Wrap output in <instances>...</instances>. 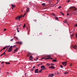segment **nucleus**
Instances as JSON below:
<instances>
[{
  "mask_svg": "<svg viewBox=\"0 0 77 77\" xmlns=\"http://www.w3.org/2000/svg\"><path fill=\"white\" fill-rule=\"evenodd\" d=\"M9 47H10V46H9H9H7V47H7V49L6 50H8V48Z\"/></svg>",
  "mask_w": 77,
  "mask_h": 77,
  "instance_id": "7c9ffc66",
  "label": "nucleus"
},
{
  "mask_svg": "<svg viewBox=\"0 0 77 77\" xmlns=\"http://www.w3.org/2000/svg\"><path fill=\"white\" fill-rule=\"evenodd\" d=\"M30 55V54H27V57H28V56H29V55Z\"/></svg>",
  "mask_w": 77,
  "mask_h": 77,
  "instance_id": "4c0bfd02",
  "label": "nucleus"
},
{
  "mask_svg": "<svg viewBox=\"0 0 77 77\" xmlns=\"http://www.w3.org/2000/svg\"><path fill=\"white\" fill-rule=\"evenodd\" d=\"M38 58H36V59H35L34 60H35V61H36V60H38Z\"/></svg>",
  "mask_w": 77,
  "mask_h": 77,
  "instance_id": "cd10ccee",
  "label": "nucleus"
},
{
  "mask_svg": "<svg viewBox=\"0 0 77 77\" xmlns=\"http://www.w3.org/2000/svg\"><path fill=\"white\" fill-rule=\"evenodd\" d=\"M15 35H16V34H15L14 35L15 36Z\"/></svg>",
  "mask_w": 77,
  "mask_h": 77,
  "instance_id": "69168bd1",
  "label": "nucleus"
},
{
  "mask_svg": "<svg viewBox=\"0 0 77 77\" xmlns=\"http://www.w3.org/2000/svg\"><path fill=\"white\" fill-rule=\"evenodd\" d=\"M14 38H15L16 39H18V38H17V37H16V36H15Z\"/></svg>",
  "mask_w": 77,
  "mask_h": 77,
  "instance_id": "393cba45",
  "label": "nucleus"
},
{
  "mask_svg": "<svg viewBox=\"0 0 77 77\" xmlns=\"http://www.w3.org/2000/svg\"><path fill=\"white\" fill-rule=\"evenodd\" d=\"M0 71H1V68H0Z\"/></svg>",
  "mask_w": 77,
  "mask_h": 77,
  "instance_id": "0e129e2a",
  "label": "nucleus"
},
{
  "mask_svg": "<svg viewBox=\"0 0 77 77\" xmlns=\"http://www.w3.org/2000/svg\"><path fill=\"white\" fill-rule=\"evenodd\" d=\"M41 68L45 69V67L44 66L42 65L41 66Z\"/></svg>",
  "mask_w": 77,
  "mask_h": 77,
  "instance_id": "1a4fd4ad",
  "label": "nucleus"
},
{
  "mask_svg": "<svg viewBox=\"0 0 77 77\" xmlns=\"http://www.w3.org/2000/svg\"><path fill=\"white\" fill-rule=\"evenodd\" d=\"M32 56H31L29 58V59L30 60H32Z\"/></svg>",
  "mask_w": 77,
  "mask_h": 77,
  "instance_id": "4468645a",
  "label": "nucleus"
},
{
  "mask_svg": "<svg viewBox=\"0 0 77 77\" xmlns=\"http://www.w3.org/2000/svg\"><path fill=\"white\" fill-rule=\"evenodd\" d=\"M62 64L63 65L66 66V62H62Z\"/></svg>",
  "mask_w": 77,
  "mask_h": 77,
  "instance_id": "20e7f679",
  "label": "nucleus"
},
{
  "mask_svg": "<svg viewBox=\"0 0 77 77\" xmlns=\"http://www.w3.org/2000/svg\"><path fill=\"white\" fill-rule=\"evenodd\" d=\"M70 66H72V65L70 64Z\"/></svg>",
  "mask_w": 77,
  "mask_h": 77,
  "instance_id": "864d4df0",
  "label": "nucleus"
},
{
  "mask_svg": "<svg viewBox=\"0 0 77 77\" xmlns=\"http://www.w3.org/2000/svg\"><path fill=\"white\" fill-rule=\"evenodd\" d=\"M45 57H44L42 58V59H44V58H45Z\"/></svg>",
  "mask_w": 77,
  "mask_h": 77,
  "instance_id": "09e8293b",
  "label": "nucleus"
},
{
  "mask_svg": "<svg viewBox=\"0 0 77 77\" xmlns=\"http://www.w3.org/2000/svg\"><path fill=\"white\" fill-rule=\"evenodd\" d=\"M8 72H7V74H8Z\"/></svg>",
  "mask_w": 77,
  "mask_h": 77,
  "instance_id": "338daca9",
  "label": "nucleus"
},
{
  "mask_svg": "<svg viewBox=\"0 0 77 77\" xmlns=\"http://www.w3.org/2000/svg\"><path fill=\"white\" fill-rule=\"evenodd\" d=\"M26 11L27 12H28V11H29V8H27Z\"/></svg>",
  "mask_w": 77,
  "mask_h": 77,
  "instance_id": "4be33fe9",
  "label": "nucleus"
},
{
  "mask_svg": "<svg viewBox=\"0 0 77 77\" xmlns=\"http://www.w3.org/2000/svg\"><path fill=\"white\" fill-rule=\"evenodd\" d=\"M12 50V46H11L10 48H9L8 50L7 51L8 52H11Z\"/></svg>",
  "mask_w": 77,
  "mask_h": 77,
  "instance_id": "f257e3e1",
  "label": "nucleus"
},
{
  "mask_svg": "<svg viewBox=\"0 0 77 77\" xmlns=\"http://www.w3.org/2000/svg\"><path fill=\"white\" fill-rule=\"evenodd\" d=\"M13 39H14V38L11 39V40H10L11 41H12V40H13Z\"/></svg>",
  "mask_w": 77,
  "mask_h": 77,
  "instance_id": "a18cd8bd",
  "label": "nucleus"
},
{
  "mask_svg": "<svg viewBox=\"0 0 77 77\" xmlns=\"http://www.w3.org/2000/svg\"><path fill=\"white\" fill-rule=\"evenodd\" d=\"M44 69H41V70H42H42H44Z\"/></svg>",
  "mask_w": 77,
  "mask_h": 77,
  "instance_id": "a19ab883",
  "label": "nucleus"
},
{
  "mask_svg": "<svg viewBox=\"0 0 77 77\" xmlns=\"http://www.w3.org/2000/svg\"><path fill=\"white\" fill-rule=\"evenodd\" d=\"M74 7H71L69 8V9H72V10H73V9H74Z\"/></svg>",
  "mask_w": 77,
  "mask_h": 77,
  "instance_id": "f8f14e48",
  "label": "nucleus"
},
{
  "mask_svg": "<svg viewBox=\"0 0 77 77\" xmlns=\"http://www.w3.org/2000/svg\"><path fill=\"white\" fill-rule=\"evenodd\" d=\"M2 56H3V55H2V54H1V57Z\"/></svg>",
  "mask_w": 77,
  "mask_h": 77,
  "instance_id": "052dcab7",
  "label": "nucleus"
},
{
  "mask_svg": "<svg viewBox=\"0 0 77 77\" xmlns=\"http://www.w3.org/2000/svg\"><path fill=\"white\" fill-rule=\"evenodd\" d=\"M5 63L7 65H9V64H10V63L9 62L7 63L6 62Z\"/></svg>",
  "mask_w": 77,
  "mask_h": 77,
  "instance_id": "5701e85b",
  "label": "nucleus"
},
{
  "mask_svg": "<svg viewBox=\"0 0 77 77\" xmlns=\"http://www.w3.org/2000/svg\"><path fill=\"white\" fill-rule=\"evenodd\" d=\"M75 26L76 27H77V24H76V25H75Z\"/></svg>",
  "mask_w": 77,
  "mask_h": 77,
  "instance_id": "603ef678",
  "label": "nucleus"
},
{
  "mask_svg": "<svg viewBox=\"0 0 77 77\" xmlns=\"http://www.w3.org/2000/svg\"><path fill=\"white\" fill-rule=\"evenodd\" d=\"M34 21H36V20H34Z\"/></svg>",
  "mask_w": 77,
  "mask_h": 77,
  "instance_id": "e2e57ef3",
  "label": "nucleus"
},
{
  "mask_svg": "<svg viewBox=\"0 0 77 77\" xmlns=\"http://www.w3.org/2000/svg\"><path fill=\"white\" fill-rule=\"evenodd\" d=\"M39 65H40V64H38L37 65V66H39Z\"/></svg>",
  "mask_w": 77,
  "mask_h": 77,
  "instance_id": "79ce46f5",
  "label": "nucleus"
},
{
  "mask_svg": "<svg viewBox=\"0 0 77 77\" xmlns=\"http://www.w3.org/2000/svg\"><path fill=\"white\" fill-rule=\"evenodd\" d=\"M70 65H72V63H71Z\"/></svg>",
  "mask_w": 77,
  "mask_h": 77,
  "instance_id": "680f3d73",
  "label": "nucleus"
},
{
  "mask_svg": "<svg viewBox=\"0 0 77 77\" xmlns=\"http://www.w3.org/2000/svg\"><path fill=\"white\" fill-rule=\"evenodd\" d=\"M73 10L74 11H76V10H77V8H76L75 7H74Z\"/></svg>",
  "mask_w": 77,
  "mask_h": 77,
  "instance_id": "dca6fc26",
  "label": "nucleus"
},
{
  "mask_svg": "<svg viewBox=\"0 0 77 77\" xmlns=\"http://www.w3.org/2000/svg\"><path fill=\"white\" fill-rule=\"evenodd\" d=\"M6 48H7V47H5L3 49H2V50H5V49Z\"/></svg>",
  "mask_w": 77,
  "mask_h": 77,
  "instance_id": "c756f323",
  "label": "nucleus"
},
{
  "mask_svg": "<svg viewBox=\"0 0 77 77\" xmlns=\"http://www.w3.org/2000/svg\"><path fill=\"white\" fill-rule=\"evenodd\" d=\"M40 65H42V63H40Z\"/></svg>",
  "mask_w": 77,
  "mask_h": 77,
  "instance_id": "6e6d98bb",
  "label": "nucleus"
},
{
  "mask_svg": "<svg viewBox=\"0 0 77 77\" xmlns=\"http://www.w3.org/2000/svg\"><path fill=\"white\" fill-rule=\"evenodd\" d=\"M74 36V34H73L72 35H71V38H72V36Z\"/></svg>",
  "mask_w": 77,
  "mask_h": 77,
  "instance_id": "a211bd4d",
  "label": "nucleus"
},
{
  "mask_svg": "<svg viewBox=\"0 0 77 77\" xmlns=\"http://www.w3.org/2000/svg\"><path fill=\"white\" fill-rule=\"evenodd\" d=\"M6 30V29H4V31H5V30Z\"/></svg>",
  "mask_w": 77,
  "mask_h": 77,
  "instance_id": "8fccbe9b",
  "label": "nucleus"
},
{
  "mask_svg": "<svg viewBox=\"0 0 77 77\" xmlns=\"http://www.w3.org/2000/svg\"><path fill=\"white\" fill-rule=\"evenodd\" d=\"M48 57V58H45V59H52V58L50 57V55H48L47 56H45L44 57Z\"/></svg>",
  "mask_w": 77,
  "mask_h": 77,
  "instance_id": "f03ea898",
  "label": "nucleus"
},
{
  "mask_svg": "<svg viewBox=\"0 0 77 77\" xmlns=\"http://www.w3.org/2000/svg\"><path fill=\"white\" fill-rule=\"evenodd\" d=\"M26 27V24H24L23 28H24V27Z\"/></svg>",
  "mask_w": 77,
  "mask_h": 77,
  "instance_id": "473e14b6",
  "label": "nucleus"
},
{
  "mask_svg": "<svg viewBox=\"0 0 77 77\" xmlns=\"http://www.w3.org/2000/svg\"><path fill=\"white\" fill-rule=\"evenodd\" d=\"M60 68H63L62 65H60Z\"/></svg>",
  "mask_w": 77,
  "mask_h": 77,
  "instance_id": "e433bc0d",
  "label": "nucleus"
},
{
  "mask_svg": "<svg viewBox=\"0 0 77 77\" xmlns=\"http://www.w3.org/2000/svg\"><path fill=\"white\" fill-rule=\"evenodd\" d=\"M49 68H51V69H55V67L52 66H49Z\"/></svg>",
  "mask_w": 77,
  "mask_h": 77,
  "instance_id": "7ed1b4c3",
  "label": "nucleus"
},
{
  "mask_svg": "<svg viewBox=\"0 0 77 77\" xmlns=\"http://www.w3.org/2000/svg\"><path fill=\"white\" fill-rule=\"evenodd\" d=\"M11 6H12V9H13L15 7V5H13V4H11Z\"/></svg>",
  "mask_w": 77,
  "mask_h": 77,
  "instance_id": "423d86ee",
  "label": "nucleus"
},
{
  "mask_svg": "<svg viewBox=\"0 0 77 77\" xmlns=\"http://www.w3.org/2000/svg\"><path fill=\"white\" fill-rule=\"evenodd\" d=\"M5 52H6V51H5V52H4L3 54H2V55H3L4 54H5Z\"/></svg>",
  "mask_w": 77,
  "mask_h": 77,
  "instance_id": "58836bf2",
  "label": "nucleus"
},
{
  "mask_svg": "<svg viewBox=\"0 0 77 77\" xmlns=\"http://www.w3.org/2000/svg\"><path fill=\"white\" fill-rule=\"evenodd\" d=\"M16 44H22V42H16Z\"/></svg>",
  "mask_w": 77,
  "mask_h": 77,
  "instance_id": "39448f33",
  "label": "nucleus"
},
{
  "mask_svg": "<svg viewBox=\"0 0 77 77\" xmlns=\"http://www.w3.org/2000/svg\"><path fill=\"white\" fill-rule=\"evenodd\" d=\"M18 17H17L15 18V20H18Z\"/></svg>",
  "mask_w": 77,
  "mask_h": 77,
  "instance_id": "bb28decb",
  "label": "nucleus"
},
{
  "mask_svg": "<svg viewBox=\"0 0 77 77\" xmlns=\"http://www.w3.org/2000/svg\"><path fill=\"white\" fill-rule=\"evenodd\" d=\"M64 22L65 23H66V24H68V25L69 26V24H68V22H67L66 20H65V21H64Z\"/></svg>",
  "mask_w": 77,
  "mask_h": 77,
  "instance_id": "9d476101",
  "label": "nucleus"
},
{
  "mask_svg": "<svg viewBox=\"0 0 77 77\" xmlns=\"http://www.w3.org/2000/svg\"><path fill=\"white\" fill-rule=\"evenodd\" d=\"M21 11H22V12H23V10H21Z\"/></svg>",
  "mask_w": 77,
  "mask_h": 77,
  "instance_id": "774afa93",
  "label": "nucleus"
},
{
  "mask_svg": "<svg viewBox=\"0 0 77 77\" xmlns=\"http://www.w3.org/2000/svg\"><path fill=\"white\" fill-rule=\"evenodd\" d=\"M52 62H57V60H54L52 61Z\"/></svg>",
  "mask_w": 77,
  "mask_h": 77,
  "instance_id": "412c9836",
  "label": "nucleus"
},
{
  "mask_svg": "<svg viewBox=\"0 0 77 77\" xmlns=\"http://www.w3.org/2000/svg\"><path fill=\"white\" fill-rule=\"evenodd\" d=\"M55 18L56 20H57L58 21H59V20L58 19V17H55Z\"/></svg>",
  "mask_w": 77,
  "mask_h": 77,
  "instance_id": "6ab92c4d",
  "label": "nucleus"
},
{
  "mask_svg": "<svg viewBox=\"0 0 77 77\" xmlns=\"http://www.w3.org/2000/svg\"><path fill=\"white\" fill-rule=\"evenodd\" d=\"M69 2H70V0H69L67 1V2L68 3H69Z\"/></svg>",
  "mask_w": 77,
  "mask_h": 77,
  "instance_id": "37998d69",
  "label": "nucleus"
},
{
  "mask_svg": "<svg viewBox=\"0 0 77 77\" xmlns=\"http://www.w3.org/2000/svg\"><path fill=\"white\" fill-rule=\"evenodd\" d=\"M57 75L59 74V72L57 73Z\"/></svg>",
  "mask_w": 77,
  "mask_h": 77,
  "instance_id": "5fc2aeb1",
  "label": "nucleus"
},
{
  "mask_svg": "<svg viewBox=\"0 0 77 77\" xmlns=\"http://www.w3.org/2000/svg\"><path fill=\"white\" fill-rule=\"evenodd\" d=\"M54 75V74H50L49 75H48V76L49 77H53V76Z\"/></svg>",
  "mask_w": 77,
  "mask_h": 77,
  "instance_id": "0eeeda50",
  "label": "nucleus"
},
{
  "mask_svg": "<svg viewBox=\"0 0 77 77\" xmlns=\"http://www.w3.org/2000/svg\"><path fill=\"white\" fill-rule=\"evenodd\" d=\"M17 47V45H14L13 46V47L14 48H15V47Z\"/></svg>",
  "mask_w": 77,
  "mask_h": 77,
  "instance_id": "72a5a7b5",
  "label": "nucleus"
},
{
  "mask_svg": "<svg viewBox=\"0 0 77 77\" xmlns=\"http://www.w3.org/2000/svg\"><path fill=\"white\" fill-rule=\"evenodd\" d=\"M68 72H66L64 73V74H68Z\"/></svg>",
  "mask_w": 77,
  "mask_h": 77,
  "instance_id": "b1692460",
  "label": "nucleus"
},
{
  "mask_svg": "<svg viewBox=\"0 0 77 77\" xmlns=\"http://www.w3.org/2000/svg\"><path fill=\"white\" fill-rule=\"evenodd\" d=\"M34 69H32L31 71H33Z\"/></svg>",
  "mask_w": 77,
  "mask_h": 77,
  "instance_id": "13d9d810",
  "label": "nucleus"
},
{
  "mask_svg": "<svg viewBox=\"0 0 77 77\" xmlns=\"http://www.w3.org/2000/svg\"><path fill=\"white\" fill-rule=\"evenodd\" d=\"M69 15V14H67V15Z\"/></svg>",
  "mask_w": 77,
  "mask_h": 77,
  "instance_id": "4d7b16f0",
  "label": "nucleus"
},
{
  "mask_svg": "<svg viewBox=\"0 0 77 77\" xmlns=\"http://www.w3.org/2000/svg\"><path fill=\"white\" fill-rule=\"evenodd\" d=\"M17 32H20V31L18 30V27H17Z\"/></svg>",
  "mask_w": 77,
  "mask_h": 77,
  "instance_id": "aec40b11",
  "label": "nucleus"
},
{
  "mask_svg": "<svg viewBox=\"0 0 77 77\" xmlns=\"http://www.w3.org/2000/svg\"><path fill=\"white\" fill-rule=\"evenodd\" d=\"M47 65H48V66H50L51 64H47Z\"/></svg>",
  "mask_w": 77,
  "mask_h": 77,
  "instance_id": "c9c22d12",
  "label": "nucleus"
},
{
  "mask_svg": "<svg viewBox=\"0 0 77 77\" xmlns=\"http://www.w3.org/2000/svg\"><path fill=\"white\" fill-rule=\"evenodd\" d=\"M4 63V62H2L1 63V64H3Z\"/></svg>",
  "mask_w": 77,
  "mask_h": 77,
  "instance_id": "c03bdc74",
  "label": "nucleus"
},
{
  "mask_svg": "<svg viewBox=\"0 0 77 77\" xmlns=\"http://www.w3.org/2000/svg\"><path fill=\"white\" fill-rule=\"evenodd\" d=\"M57 3H59V1H58V0H57Z\"/></svg>",
  "mask_w": 77,
  "mask_h": 77,
  "instance_id": "de8ad7c7",
  "label": "nucleus"
},
{
  "mask_svg": "<svg viewBox=\"0 0 77 77\" xmlns=\"http://www.w3.org/2000/svg\"><path fill=\"white\" fill-rule=\"evenodd\" d=\"M35 73H38V69H36L35 70Z\"/></svg>",
  "mask_w": 77,
  "mask_h": 77,
  "instance_id": "6e6552de",
  "label": "nucleus"
},
{
  "mask_svg": "<svg viewBox=\"0 0 77 77\" xmlns=\"http://www.w3.org/2000/svg\"><path fill=\"white\" fill-rule=\"evenodd\" d=\"M35 68V66H34V67L32 68V69H34V68Z\"/></svg>",
  "mask_w": 77,
  "mask_h": 77,
  "instance_id": "3c124183",
  "label": "nucleus"
},
{
  "mask_svg": "<svg viewBox=\"0 0 77 77\" xmlns=\"http://www.w3.org/2000/svg\"><path fill=\"white\" fill-rule=\"evenodd\" d=\"M42 71V70H41L40 71H39V72H41Z\"/></svg>",
  "mask_w": 77,
  "mask_h": 77,
  "instance_id": "49530a36",
  "label": "nucleus"
},
{
  "mask_svg": "<svg viewBox=\"0 0 77 77\" xmlns=\"http://www.w3.org/2000/svg\"><path fill=\"white\" fill-rule=\"evenodd\" d=\"M45 3H42V6H45Z\"/></svg>",
  "mask_w": 77,
  "mask_h": 77,
  "instance_id": "a878e982",
  "label": "nucleus"
},
{
  "mask_svg": "<svg viewBox=\"0 0 77 77\" xmlns=\"http://www.w3.org/2000/svg\"><path fill=\"white\" fill-rule=\"evenodd\" d=\"M17 50H18V49H15L14 51L13 52V53H15V52H16V51H17Z\"/></svg>",
  "mask_w": 77,
  "mask_h": 77,
  "instance_id": "2eb2a0df",
  "label": "nucleus"
},
{
  "mask_svg": "<svg viewBox=\"0 0 77 77\" xmlns=\"http://www.w3.org/2000/svg\"><path fill=\"white\" fill-rule=\"evenodd\" d=\"M26 13H25L24 14V16L25 15H26Z\"/></svg>",
  "mask_w": 77,
  "mask_h": 77,
  "instance_id": "bf43d9fd",
  "label": "nucleus"
},
{
  "mask_svg": "<svg viewBox=\"0 0 77 77\" xmlns=\"http://www.w3.org/2000/svg\"><path fill=\"white\" fill-rule=\"evenodd\" d=\"M62 8V7L61 6H60L58 7L59 9H60V8Z\"/></svg>",
  "mask_w": 77,
  "mask_h": 77,
  "instance_id": "f704fd0d",
  "label": "nucleus"
},
{
  "mask_svg": "<svg viewBox=\"0 0 77 77\" xmlns=\"http://www.w3.org/2000/svg\"><path fill=\"white\" fill-rule=\"evenodd\" d=\"M73 48H75V49H77V46L75 45L73 46Z\"/></svg>",
  "mask_w": 77,
  "mask_h": 77,
  "instance_id": "ddd939ff",
  "label": "nucleus"
},
{
  "mask_svg": "<svg viewBox=\"0 0 77 77\" xmlns=\"http://www.w3.org/2000/svg\"><path fill=\"white\" fill-rule=\"evenodd\" d=\"M51 65H54V66L55 65L54 64H53L52 63H51Z\"/></svg>",
  "mask_w": 77,
  "mask_h": 77,
  "instance_id": "2f4dec72",
  "label": "nucleus"
},
{
  "mask_svg": "<svg viewBox=\"0 0 77 77\" xmlns=\"http://www.w3.org/2000/svg\"><path fill=\"white\" fill-rule=\"evenodd\" d=\"M51 15H52V16H55V14L54 13H52L51 14Z\"/></svg>",
  "mask_w": 77,
  "mask_h": 77,
  "instance_id": "f3484780",
  "label": "nucleus"
},
{
  "mask_svg": "<svg viewBox=\"0 0 77 77\" xmlns=\"http://www.w3.org/2000/svg\"><path fill=\"white\" fill-rule=\"evenodd\" d=\"M75 36V37H76V38H77V33L76 34Z\"/></svg>",
  "mask_w": 77,
  "mask_h": 77,
  "instance_id": "ea45409f",
  "label": "nucleus"
},
{
  "mask_svg": "<svg viewBox=\"0 0 77 77\" xmlns=\"http://www.w3.org/2000/svg\"><path fill=\"white\" fill-rule=\"evenodd\" d=\"M21 17H22V15L17 17L18 18V19L19 20H20V18H21Z\"/></svg>",
  "mask_w": 77,
  "mask_h": 77,
  "instance_id": "9b49d317",
  "label": "nucleus"
},
{
  "mask_svg": "<svg viewBox=\"0 0 77 77\" xmlns=\"http://www.w3.org/2000/svg\"><path fill=\"white\" fill-rule=\"evenodd\" d=\"M60 13L62 14V15L63 16H64V14H63V13H62L61 12H60Z\"/></svg>",
  "mask_w": 77,
  "mask_h": 77,
  "instance_id": "c85d7f7f",
  "label": "nucleus"
}]
</instances>
